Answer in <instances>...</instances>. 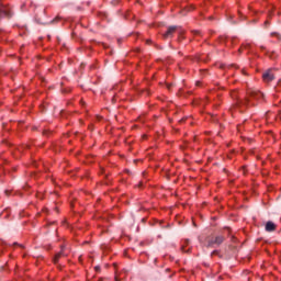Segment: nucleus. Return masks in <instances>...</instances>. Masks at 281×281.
Here are the masks:
<instances>
[{"label": "nucleus", "mask_w": 281, "mask_h": 281, "mask_svg": "<svg viewBox=\"0 0 281 281\" xmlns=\"http://www.w3.org/2000/svg\"><path fill=\"white\" fill-rule=\"evenodd\" d=\"M247 95L252 98V100H257L258 102H265V93L260 92L257 89H249L247 91Z\"/></svg>", "instance_id": "nucleus-1"}, {"label": "nucleus", "mask_w": 281, "mask_h": 281, "mask_svg": "<svg viewBox=\"0 0 281 281\" xmlns=\"http://www.w3.org/2000/svg\"><path fill=\"white\" fill-rule=\"evenodd\" d=\"M263 81L266 82H272V80H276V75H273V69H268L262 74Z\"/></svg>", "instance_id": "nucleus-2"}, {"label": "nucleus", "mask_w": 281, "mask_h": 281, "mask_svg": "<svg viewBox=\"0 0 281 281\" xmlns=\"http://www.w3.org/2000/svg\"><path fill=\"white\" fill-rule=\"evenodd\" d=\"M1 16H8L10 19V16H12V13L10 12V8L3 5L0 2V18Z\"/></svg>", "instance_id": "nucleus-3"}, {"label": "nucleus", "mask_w": 281, "mask_h": 281, "mask_svg": "<svg viewBox=\"0 0 281 281\" xmlns=\"http://www.w3.org/2000/svg\"><path fill=\"white\" fill-rule=\"evenodd\" d=\"M238 106H256V103H251L249 97H246L245 100L237 101Z\"/></svg>", "instance_id": "nucleus-4"}, {"label": "nucleus", "mask_w": 281, "mask_h": 281, "mask_svg": "<svg viewBox=\"0 0 281 281\" xmlns=\"http://www.w3.org/2000/svg\"><path fill=\"white\" fill-rule=\"evenodd\" d=\"M177 32V26H169L167 32L162 35L164 38H170V36H172V34H175Z\"/></svg>", "instance_id": "nucleus-5"}, {"label": "nucleus", "mask_w": 281, "mask_h": 281, "mask_svg": "<svg viewBox=\"0 0 281 281\" xmlns=\"http://www.w3.org/2000/svg\"><path fill=\"white\" fill-rule=\"evenodd\" d=\"M276 224L273 222H267L266 223V232H276Z\"/></svg>", "instance_id": "nucleus-6"}, {"label": "nucleus", "mask_w": 281, "mask_h": 281, "mask_svg": "<svg viewBox=\"0 0 281 281\" xmlns=\"http://www.w3.org/2000/svg\"><path fill=\"white\" fill-rule=\"evenodd\" d=\"M214 239H215V245H223L225 237L222 235H217Z\"/></svg>", "instance_id": "nucleus-7"}, {"label": "nucleus", "mask_w": 281, "mask_h": 281, "mask_svg": "<svg viewBox=\"0 0 281 281\" xmlns=\"http://www.w3.org/2000/svg\"><path fill=\"white\" fill-rule=\"evenodd\" d=\"M63 256H67V255L65 254V250L61 248V251H59V252L55 256L54 262H58V260H60V258H63Z\"/></svg>", "instance_id": "nucleus-8"}, {"label": "nucleus", "mask_w": 281, "mask_h": 281, "mask_svg": "<svg viewBox=\"0 0 281 281\" xmlns=\"http://www.w3.org/2000/svg\"><path fill=\"white\" fill-rule=\"evenodd\" d=\"M213 245H216V239H214V238L209 239L206 247H212Z\"/></svg>", "instance_id": "nucleus-9"}, {"label": "nucleus", "mask_w": 281, "mask_h": 281, "mask_svg": "<svg viewBox=\"0 0 281 281\" xmlns=\"http://www.w3.org/2000/svg\"><path fill=\"white\" fill-rule=\"evenodd\" d=\"M58 21H60V16H56L50 23H58Z\"/></svg>", "instance_id": "nucleus-10"}, {"label": "nucleus", "mask_w": 281, "mask_h": 281, "mask_svg": "<svg viewBox=\"0 0 281 281\" xmlns=\"http://www.w3.org/2000/svg\"><path fill=\"white\" fill-rule=\"evenodd\" d=\"M271 36H277V38H278L279 41H281V36H280L278 33H276V32L271 33Z\"/></svg>", "instance_id": "nucleus-11"}, {"label": "nucleus", "mask_w": 281, "mask_h": 281, "mask_svg": "<svg viewBox=\"0 0 281 281\" xmlns=\"http://www.w3.org/2000/svg\"><path fill=\"white\" fill-rule=\"evenodd\" d=\"M167 89L170 91L172 89V83H167Z\"/></svg>", "instance_id": "nucleus-12"}, {"label": "nucleus", "mask_w": 281, "mask_h": 281, "mask_svg": "<svg viewBox=\"0 0 281 281\" xmlns=\"http://www.w3.org/2000/svg\"><path fill=\"white\" fill-rule=\"evenodd\" d=\"M216 255H218V250H214V251L211 254V256H216Z\"/></svg>", "instance_id": "nucleus-13"}, {"label": "nucleus", "mask_w": 281, "mask_h": 281, "mask_svg": "<svg viewBox=\"0 0 281 281\" xmlns=\"http://www.w3.org/2000/svg\"><path fill=\"white\" fill-rule=\"evenodd\" d=\"M94 269L95 271H100V266H97Z\"/></svg>", "instance_id": "nucleus-14"}, {"label": "nucleus", "mask_w": 281, "mask_h": 281, "mask_svg": "<svg viewBox=\"0 0 281 281\" xmlns=\"http://www.w3.org/2000/svg\"><path fill=\"white\" fill-rule=\"evenodd\" d=\"M115 280H116V281H120V280H122V278H120V277L116 276V277H115Z\"/></svg>", "instance_id": "nucleus-15"}, {"label": "nucleus", "mask_w": 281, "mask_h": 281, "mask_svg": "<svg viewBox=\"0 0 281 281\" xmlns=\"http://www.w3.org/2000/svg\"><path fill=\"white\" fill-rule=\"evenodd\" d=\"M199 85H201V82L198 81V82H196V86L199 87Z\"/></svg>", "instance_id": "nucleus-16"}, {"label": "nucleus", "mask_w": 281, "mask_h": 281, "mask_svg": "<svg viewBox=\"0 0 281 281\" xmlns=\"http://www.w3.org/2000/svg\"><path fill=\"white\" fill-rule=\"evenodd\" d=\"M139 188H142V182L138 184Z\"/></svg>", "instance_id": "nucleus-17"}, {"label": "nucleus", "mask_w": 281, "mask_h": 281, "mask_svg": "<svg viewBox=\"0 0 281 281\" xmlns=\"http://www.w3.org/2000/svg\"><path fill=\"white\" fill-rule=\"evenodd\" d=\"M10 191H5V194H9Z\"/></svg>", "instance_id": "nucleus-18"}, {"label": "nucleus", "mask_w": 281, "mask_h": 281, "mask_svg": "<svg viewBox=\"0 0 281 281\" xmlns=\"http://www.w3.org/2000/svg\"><path fill=\"white\" fill-rule=\"evenodd\" d=\"M261 49H265V46H261Z\"/></svg>", "instance_id": "nucleus-19"}, {"label": "nucleus", "mask_w": 281, "mask_h": 281, "mask_svg": "<svg viewBox=\"0 0 281 281\" xmlns=\"http://www.w3.org/2000/svg\"><path fill=\"white\" fill-rule=\"evenodd\" d=\"M182 251H186V249L182 247Z\"/></svg>", "instance_id": "nucleus-20"}, {"label": "nucleus", "mask_w": 281, "mask_h": 281, "mask_svg": "<svg viewBox=\"0 0 281 281\" xmlns=\"http://www.w3.org/2000/svg\"><path fill=\"white\" fill-rule=\"evenodd\" d=\"M99 281H102V279H100Z\"/></svg>", "instance_id": "nucleus-21"}]
</instances>
